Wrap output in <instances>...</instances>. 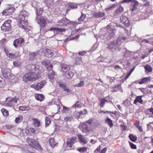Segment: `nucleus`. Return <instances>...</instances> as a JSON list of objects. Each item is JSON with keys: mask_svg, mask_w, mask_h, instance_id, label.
Returning a JSON list of instances; mask_svg holds the SVG:
<instances>
[{"mask_svg": "<svg viewBox=\"0 0 153 153\" xmlns=\"http://www.w3.org/2000/svg\"><path fill=\"white\" fill-rule=\"evenodd\" d=\"M29 15L28 13L25 10H23L20 11L19 14L16 18L19 21L18 26L21 28L26 30H27V21L25 20V18L28 17Z\"/></svg>", "mask_w": 153, "mask_h": 153, "instance_id": "nucleus-1", "label": "nucleus"}, {"mask_svg": "<svg viewBox=\"0 0 153 153\" xmlns=\"http://www.w3.org/2000/svg\"><path fill=\"white\" fill-rule=\"evenodd\" d=\"M126 38L119 36L116 40H114L107 44V48L111 51H115L116 50H119V47L123 41L125 40Z\"/></svg>", "mask_w": 153, "mask_h": 153, "instance_id": "nucleus-2", "label": "nucleus"}, {"mask_svg": "<svg viewBox=\"0 0 153 153\" xmlns=\"http://www.w3.org/2000/svg\"><path fill=\"white\" fill-rule=\"evenodd\" d=\"M106 32L104 36H101V39H106L108 40L111 39L114 35L116 28L114 23H110L107 26Z\"/></svg>", "mask_w": 153, "mask_h": 153, "instance_id": "nucleus-3", "label": "nucleus"}, {"mask_svg": "<svg viewBox=\"0 0 153 153\" xmlns=\"http://www.w3.org/2000/svg\"><path fill=\"white\" fill-rule=\"evenodd\" d=\"M38 74L36 72H29L26 73L23 77V80L25 82L33 81L39 79Z\"/></svg>", "mask_w": 153, "mask_h": 153, "instance_id": "nucleus-4", "label": "nucleus"}, {"mask_svg": "<svg viewBox=\"0 0 153 153\" xmlns=\"http://www.w3.org/2000/svg\"><path fill=\"white\" fill-rule=\"evenodd\" d=\"M26 141L33 148L38 150L40 149H42L41 146L37 141L27 138Z\"/></svg>", "mask_w": 153, "mask_h": 153, "instance_id": "nucleus-5", "label": "nucleus"}, {"mask_svg": "<svg viewBox=\"0 0 153 153\" xmlns=\"http://www.w3.org/2000/svg\"><path fill=\"white\" fill-rule=\"evenodd\" d=\"M11 22V21L10 20H8L5 21L1 27V30L4 31H7L10 30L11 28L10 23Z\"/></svg>", "mask_w": 153, "mask_h": 153, "instance_id": "nucleus-6", "label": "nucleus"}, {"mask_svg": "<svg viewBox=\"0 0 153 153\" xmlns=\"http://www.w3.org/2000/svg\"><path fill=\"white\" fill-rule=\"evenodd\" d=\"M24 43V40L23 38H19L15 40L13 43V45L16 48L22 47Z\"/></svg>", "mask_w": 153, "mask_h": 153, "instance_id": "nucleus-7", "label": "nucleus"}, {"mask_svg": "<svg viewBox=\"0 0 153 153\" xmlns=\"http://www.w3.org/2000/svg\"><path fill=\"white\" fill-rule=\"evenodd\" d=\"M46 82L45 81H42L40 82L31 85L30 87L37 90L41 89L45 84Z\"/></svg>", "mask_w": 153, "mask_h": 153, "instance_id": "nucleus-8", "label": "nucleus"}, {"mask_svg": "<svg viewBox=\"0 0 153 153\" xmlns=\"http://www.w3.org/2000/svg\"><path fill=\"white\" fill-rule=\"evenodd\" d=\"M59 24L57 25L58 26H67L68 25H72V23L66 18H63L58 21Z\"/></svg>", "mask_w": 153, "mask_h": 153, "instance_id": "nucleus-9", "label": "nucleus"}, {"mask_svg": "<svg viewBox=\"0 0 153 153\" xmlns=\"http://www.w3.org/2000/svg\"><path fill=\"white\" fill-rule=\"evenodd\" d=\"M120 20L121 23L126 27H128L130 24L128 18L125 16H122L120 17Z\"/></svg>", "mask_w": 153, "mask_h": 153, "instance_id": "nucleus-10", "label": "nucleus"}, {"mask_svg": "<svg viewBox=\"0 0 153 153\" xmlns=\"http://www.w3.org/2000/svg\"><path fill=\"white\" fill-rule=\"evenodd\" d=\"M59 70L63 73L69 71L70 68L69 65L65 63L61 64Z\"/></svg>", "mask_w": 153, "mask_h": 153, "instance_id": "nucleus-11", "label": "nucleus"}, {"mask_svg": "<svg viewBox=\"0 0 153 153\" xmlns=\"http://www.w3.org/2000/svg\"><path fill=\"white\" fill-rule=\"evenodd\" d=\"M36 20L38 23L40 24H42L43 26H45L48 22V20L47 19L42 16L40 17L39 19L36 17Z\"/></svg>", "mask_w": 153, "mask_h": 153, "instance_id": "nucleus-12", "label": "nucleus"}, {"mask_svg": "<svg viewBox=\"0 0 153 153\" xmlns=\"http://www.w3.org/2000/svg\"><path fill=\"white\" fill-rule=\"evenodd\" d=\"M82 131L83 132H89L90 131L91 128L90 125L86 124V123H83L82 125Z\"/></svg>", "mask_w": 153, "mask_h": 153, "instance_id": "nucleus-13", "label": "nucleus"}, {"mask_svg": "<svg viewBox=\"0 0 153 153\" xmlns=\"http://www.w3.org/2000/svg\"><path fill=\"white\" fill-rule=\"evenodd\" d=\"M44 52L45 53V54L43 55H45L48 57H50L52 56L54 53L51 50L48 48L44 51Z\"/></svg>", "mask_w": 153, "mask_h": 153, "instance_id": "nucleus-14", "label": "nucleus"}, {"mask_svg": "<svg viewBox=\"0 0 153 153\" xmlns=\"http://www.w3.org/2000/svg\"><path fill=\"white\" fill-rule=\"evenodd\" d=\"M29 66L30 67L29 69L30 72H36L38 74L39 73V70L36 68V65L34 64H30Z\"/></svg>", "mask_w": 153, "mask_h": 153, "instance_id": "nucleus-15", "label": "nucleus"}, {"mask_svg": "<svg viewBox=\"0 0 153 153\" xmlns=\"http://www.w3.org/2000/svg\"><path fill=\"white\" fill-rule=\"evenodd\" d=\"M63 74L65 77L68 79H71L74 75L73 73L69 71L63 73Z\"/></svg>", "mask_w": 153, "mask_h": 153, "instance_id": "nucleus-16", "label": "nucleus"}, {"mask_svg": "<svg viewBox=\"0 0 153 153\" xmlns=\"http://www.w3.org/2000/svg\"><path fill=\"white\" fill-rule=\"evenodd\" d=\"M143 97V96H140L137 97L134 100V104L136 105L137 102H139L140 104H143V101L142 99V98Z\"/></svg>", "mask_w": 153, "mask_h": 153, "instance_id": "nucleus-17", "label": "nucleus"}, {"mask_svg": "<svg viewBox=\"0 0 153 153\" xmlns=\"http://www.w3.org/2000/svg\"><path fill=\"white\" fill-rule=\"evenodd\" d=\"M9 69H4L2 71L3 76L5 78H9L10 76Z\"/></svg>", "mask_w": 153, "mask_h": 153, "instance_id": "nucleus-18", "label": "nucleus"}, {"mask_svg": "<svg viewBox=\"0 0 153 153\" xmlns=\"http://www.w3.org/2000/svg\"><path fill=\"white\" fill-rule=\"evenodd\" d=\"M67 6L68 10H69L71 9H76L77 7V5L75 3H68Z\"/></svg>", "mask_w": 153, "mask_h": 153, "instance_id": "nucleus-19", "label": "nucleus"}, {"mask_svg": "<svg viewBox=\"0 0 153 153\" xmlns=\"http://www.w3.org/2000/svg\"><path fill=\"white\" fill-rule=\"evenodd\" d=\"M78 137L80 140L81 144H84L87 142V140L82 135H78Z\"/></svg>", "mask_w": 153, "mask_h": 153, "instance_id": "nucleus-20", "label": "nucleus"}, {"mask_svg": "<svg viewBox=\"0 0 153 153\" xmlns=\"http://www.w3.org/2000/svg\"><path fill=\"white\" fill-rule=\"evenodd\" d=\"M32 120L33 121V125L36 127H38L40 126V121L37 118H33Z\"/></svg>", "mask_w": 153, "mask_h": 153, "instance_id": "nucleus-21", "label": "nucleus"}, {"mask_svg": "<svg viewBox=\"0 0 153 153\" xmlns=\"http://www.w3.org/2000/svg\"><path fill=\"white\" fill-rule=\"evenodd\" d=\"M35 97L36 99L40 101H42L44 99V96L42 94H37L35 95Z\"/></svg>", "mask_w": 153, "mask_h": 153, "instance_id": "nucleus-22", "label": "nucleus"}, {"mask_svg": "<svg viewBox=\"0 0 153 153\" xmlns=\"http://www.w3.org/2000/svg\"><path fill=\"white\" fill-rule=\"evenodd\" d=\"M38 54L37 52H32L30 54L29 59L32 61L35 59Z\"/></svg>", "mask_w": 153, "mask_h": 153, "instance_id": "nucleus-23", "label": "nucleus"}, {"mask_svg": "<svg viewBox=\"0 0 153 153\" xmlns=\"http://www.w3.org/2000/svg\"><path fill=\"white\" fill-rule=\"evenodd\" d=\"M123 10V8L121 6H120L119 8L116 10L114 13V16H117L122 12Z\"/></svg>", "mask_w": 153, "mask_h": 153, "instance_id": "nucleus-24", "label": "nucleus"}, {"mask_svg": "<svg viewBox=\"0 0 153 153\" xmlns=\"http://www.w3.org/2000/svg\"><path fill=\"white\" fill-rule=\"evenodd\" d=\"M150 80V77H144L142 78L140 81L138 83L140 84H142L144 83H146L148 81Z\"/></svg>", "mask_w": 153, "mask_h": 153, "instance_id": "nucleus-25", "label": "nucleus"}, {"mask_svg": "<svg viewBox=\"0 0 153 153\" xmlns=\"http://www.w3.org/2000/svg\"><path fill=\"white\" fill-rule=\"evenodd\" d=\"M145 71L146 73H148L152 72V68L150 65H147L144 67Z\"/></svg>", "mask_w": 153, "mask_h": 153, "instance_id": "nucleus-26", "label": "nucleus"}, {"mask_svg": "<svg viewBox=\"0 0 153 153\" xmlns=\"http://www.w3.org/2000/svg\"><path fill=\"white\" fill-rule=\"evenodd\" d=\"M105 122L108 124L110 128L112 127L113 126L112 121L108 117H107L105 120Z\"/></svg>", "mask_w": 153, "mask_h": 153, "instance_id": "nucleus-27", "label": "nucleus"}, {"mask_svg": "<svg viewBox=\"0 0 153 153\" xmlns=\"http://www.w3.org/2000/svg\"><path fill=\"white\" fill-rule=\"evenodd\" d=\"M43 9L42 8H37L36 9V16H40L43 12Z\"/></svg>", "mask_w": 153, "mask_h": 153, "instance_id": "nucleus-28", "label": "nucleus"}, {"mask_svg": "<svg viewBox=\"0 0 153 153\" xmlns=\"http://www.w3.org/2000/svg\"><path fill=\"white\" fill-rule=\"evenodd\" d=\"M49 142L50 146L52 147H54L56 143L54 141V139L53 137H51L49 140Z\"/></svg>", "mask_w": 153, "mask_h": 153, "instance_id": "nucleus-29", "label": "nucleus"}, {"mask_svg": "<svg viewBox=\"0 0 153 153\" xmlns=\"http://www.w3.org/2000/svg\"><path fill=\"white\" fill-rule=\"evenodd\" d=\"M6 85L5 81L4 79L0 76V87L3 88Z\"/></svg>", "mask_w": 153, "mask_h": 153, "instance_id": "nucleus-30", "label": "nucleus"}, {"mask_svg": "<svg viewBox=\"0 0 153 153\" xmlns=\"http://www.w3.org/2000/svg\"><path fill=\"white\" fill-rule=\"evenodd\" d=\"M7 56L11 59H14L17 57L18 55L16 53L14 54L10 53L7 54Z\"/></svg>", "mask_w": 153, "mask_h": 153, "instance_id": "nucleus-31", "label": "nucleus"}, {"mask_svg": "<svg viewBox=\"0 0 153 153\" xmlns=\"http://www.w3.org/2000/svg\"><path fill=\"white\" fill-rule=\"evenodd\" d=\"M85 85V82L83 81H81L78 83L74 85V87H82Z\"/></svg>", "mask_w": 153, "mask_h": 153, "instance_id": "nucleus-32", "label": "nucleus"}, {"mask_svg": "<svg viewBox=\"0 0 153 153\" xmlns=\"http://www.w3.org/2000/svg\"><path fill=\"white\" fill-rule=\"evenodd\" d=\"M42 64L44 65L46 67L51 65L50 61L49 60H43L42 62Z\"/></svg>", "mask_w": 153, "mask_h": 153, "instance_id": "nucleus-33", "label": "nucleus"}, {"mask_svg": "<svg viewBox=\"0 0 153 153\" xmlns=\"http://www.w3.org/2000/svg\"><path fill=\"white\" fill-rule=\"evenodd\" d=\"M104 15V13L103 12H98L95 13L94 16L95 17L98 18L102 17Z\"/></svg>", "mask_w": 153, "mask_h": 153, "instance_id": "nucleus-34", "label": "nucleus"}, {"mask_svg": "<svg viewBox=\"0 0 153 153\" xmlns=\"http://www.w3.org/2000/svg\"><path fill=\"white\" fill-rule=\"evenodd\" d=\"M129 137L131 140L133 142H135L137 139L136 136L133 135L132 134H130L129 135Z\"/></svg>", "mask_w": 153, "mask_h": 153, "instance_id": "nucleus-35", "label": "nucleus"}, {"mask_svg": "<svg viewBox=\"0 0 153 153\" xmlns=\"http://www.w3.org/2000/svg\"><path fill=\"white\" fill-rule=\"evenodd\" d=\"M56 75L54 71H52L49 74V78L51 79H53L54 78H55Z\"/></svg>", "mask_w": 153, "mask_h": 153, "instance_id": "nucleus-36", "label": "nucleus"}, {"mask_svg": "<svg viewBox=\"0 0 153 153\" xmlns=\"http://www.w3.org/2000/svg\"><path fill=\"white\" fill-rule=\"evenodd\" d=\"M19 109L22 111H27L29 109V108L27 106H22L19 107Z\"/></svg>", "mask_w": 153, "mask_h": 153, "instance_id": "nucleus-37", "label": "nucleus"}, {"mask_svg": "<svg viewBox=\"0 0 153 153\" xmlns=\"http://www.w3.org/2000/svg\"><path fill=\"white\" fill-rule=\"evenodd\" d=\"M121 89L122 88L121 86L120 85H117L115 86L113 88V91L117 92L118 90Z\"/></svg>", "mask_w": 153, "mask_h": 153, "instance_id": "nucleus-38", "label": "nucleus"}, {"mask_svg": "<svg viewBox=\"0 0 153 153\" xmlns=\"http://www.w3.org/2000/svg\"><path fill=\"white\" fill-rule=\"evenodd\" d=\"M22 116L21 115L19 116L16 118L15 120V122L17 123H20L22 120Z\"/></svg>", "mask_w": 153, "mask_h": 153, "instance_id": "nucleus-39", "label": "nucleus"}, {"mask_svg": "<svg viewBox=\"0 0 153 153\" xmlns=\"http://www.w3.org/2000/svg\"><path fill=\"white\" fill-rule=\"evenodd\" d=\"M81 106V105L80 102L78 101H77L76 102V103L73 105L72 107L73 108H80Z\"/></svg>", "mask_w": 153, "mask_h": 153, "instance_id": "nucleus-40", "label": "nucleus"}, {"mask_svg": "<svg viewBox=\"0 0 153 153\" xmlns=\"http://www.w3.org/2000/svg\"><path fill=\"white\" fill-rule=\"evenodd\" d=\"M67 143L68 146L70 147L72 146L73 144H74L73 143H72V142L71 139L69 138L67 139Z\"/></svg>", "mask_w": 153, "mask_h": 153, "instance_id": "nucleus-41", "label": "nucleus"}, {"mask_svg": "<svg viewBox=\"0 0 153 153\" xmlns=\"http://www.w3.org/2000/svg\"><path fill=\"white\" fill-rule=\"evenodd\" d=\"M87 149V148L83 147L78 148L77 150L79 151L81 153H84V152L86 151Z\"/></svg>", "mask_w": 153, "mask_h": 153, "instance_id": "nucleus-42", "label": "nucleus"}, {"mask_svg": "<svg viewBox=\"0 0 153 153\" xmlns=\"http://www.w3.org/2000/svg\"><path fill=\"white\" fill-rule=\"evenodd\" d=\"M108 101L105 99H102L101 100L100 105L101 107H103L105 102H108Z\"/></svg>", "mask_w": 153, "mask_h": 153, "instance_id": "nucleus-43", "label": "nucleus"}, {"mask_svg": "<svg viewBox=\"0 0 153 153\" xmlns=\"http://www.w3.org/2000/svg\"><path fill=\"white\" fill-rule=\"evenodd\" d=\"M74 119L73 117L72 116H67L65 117L64 120L66 121H70Z\"/></svg>", "mask_w": 153, "mask_h": 153, "instance_id": "nucleus-44", "label": "nucleus"}, {"mask_svg": "<svg viewBox=\"0 0 153 153\" xmlns=\"http://www.w3.org/2000/svg\"><path fill=\"white\" fill-rule=\"evenodd\" d=\"M81 15L78 19V20L79 22L83 21L86 17L85 14L83 13H81Z\"/></svg>", "mask_w": 153, "mask_h": 153, "instance_id": "nucleus-45", "label": "nucleus"}, {"mask_svg": "<svg viewBox=\"0 0 153 153\" xmlns=\"http://www.w3.org/2000/svg\"><path fill=\"white\" fill-rule=\"evenodd\" d=\"M74 60L76 61L75 62V64L77 65L80 64L78 61H81H81L82 58L80 57H77L76 58H75Z\"/></svg>", "mask_w": 153, "mask_h": 153, "instance_id": "nucleus-46", "label": "nucleus"}, {"mask_svg": "<svg viewBox=\"0 0 153 153\" xmlns=\"http://www.w3.org/2000/svg\"><path fill=\"white\" fill-rule=\"evenodd\" d=\"M1 111L2 112L4 116H6L8 114V111L6 110L4 108H3L1 109Z\"/></svg>", "mask_w": 153, "mask_h": 153, "instance_id": "nucleus-47", "label": "nucleus"}, {"mask_svg": "<svg viewBox=\"0 0 153 153\" xmlns=\"http://www.w3.org/2000/svg\"><path fill=\"white\" fill-rule=\"evenodd\" d=\"M63 110L62 111L63 113H67L69 110V108L66 107L65 106L63 107Z\"/></svg>", "mask_w": 153, "mask_h": 153, "instance_id": "nucleus-48", "label": "nucleus"}, {"mask_svg": "<svg viewBox=\"0 0 153 153\" xmlns=\"http://www.w3.org/2000/svg\"><path fill=\"white\" fill-rule=\"evenodd\" d=\"M21 62L18 60L14 61L13 62V64L14 66L16 67H19L20 65Z\"/></svg>", "mask_w": 153, "mask_h": 153, "instance_id": "nucleus-49", "label": "nucleus"}, {"mask_svg": "<svg viewBox=\"0 0 153 153\" xmlns=\"http://www.w3.org/2000/svg\"><path fill=\"white\" fill-rule=\"evenodd\" d=\"M2 15L5 16L10 15L7 9L6 10H4L3 11L2 13Z\"/></svg>", "mask_w": 153, "mask_h": 153, "instance_id": "nucleus-50", "label": "nucleus"}, {"mask_svg": "<svg viewBox=\"0 0 153 153\" xmlns=\"http://www.w3.org/2000/svg\"><path fill=\"white\" fill-rule=\"evenodd\" d=\"M114 68L116 71H122V68L119 65H116L114 67Z\"/></svg>", "mask_w": 153, "mask_h": 153, "instance_id": "nucleus-51", "label": "nucleus"}, {"mask_svg": "<svg viewBox=\"0 0 153 153\" xmlns=\"http://www.w3.org/2000/svg\"><path fill=\"white\" fill-rule=\"evenodd\" d=\"M45 125L46 126H48V125L50 123L51 121L49 118L48 117H46L45 119Z\"/></svg>", "mask_w": 153, "mask_h": 153, "instance_id": "nucleus-52", "label": "nucleus"}, {"mask_svg": "<svg viewBox=\"0 0 153 153\" xmlns=\"http://www.w3.org/2000/svg\"><path fill=\"white\" fill-rule=\"evenodd\" d=\"M129 143L131 148L132 149H137V146L136 145L134 144L133 143L129 142Z\"/></svg>", "mask_w": 153, "mask_h": 153, "instance_id": "nucleus-53", "label": "nucleus"}, {"mask_svg": "<svg viewBox=\"0 0 153 153\" xmlns=\"http://www.w3.org/2000/svg\"><path fill=\"white\" fill-rule=\"evenodd\" d=\"M54 0H45L46 3L48 5H51L53 4Z\"/></svg>", "mask_w": 153, "mask_h": 153, "instance_id": "nucleus-54", "label": "nucleus"}, {"mask_svg": "<svg viewBox=\"0 0 153 153\" xmlns=\"http://www.w3.org/2000/svg\"><path fill=\"white\" fill-rule=\"evenodd\" d=\"M10 15L14 12V9L13 7H10L7 9Z\"/></svg>", "mask_w": 153, "mask_h": 153, "instance_id": "nucleus-55", "label": "nucleus"}, {"mask_svg": "<svg viewBox=\"0 0 153 153\" xmlns=\"http://www.w3.org/2000/svg\"><path fill=\"white\" fill-rule=\"evenodd\" d=\"M18 100H19V99L16 97H15L13 98H11V102H13L15 103H16L17 102V101Z\"/></svg>", "mask_w": 153, "mask_h": 153, "instance_id": "nucleus-56", "label": "nucleus"}, {"mask_svg": "<svg viewBox=\"0 0 153 153\" xmlns=\"http://www.w3.org/2000/svg\"><path fill=\"white\" fill-rule=\"evenodd\" d=\"M69 138L71 139L72 142V143H73V144L76 142L77 140V137H70Z\"/></svg>", "mask_w": 153, "mask_h": 153, "instance_id": "nucleus-57", "label": "nucleus"}, {"mask_svg": "<svg viewBox=\"0 0 153 153\" xmlns=\"http://www.w3.org/2000/svg\"><path fill=\"white\" fill-rule=\"evenodd\" d=\"M47 70L48 71H52V68H53V66L52 65H50L48 66V67H46Z\"/></svg>", "mask_w": 153, "mask_h": 153, "instance_id": "nucleus-58", "label": "nucleus"}, {"mask_svg": "<svg viewBox=\"0 0 153 153\" xmlns=\"http://www.w3.org/2000/svg\"><path fill=\"white\" fill-rule=\"evenodd\" d=\"M4 105L5 106H8V107H12V104L11 103V102H6L5 103Z\"/></svg>", "mask_w": 153, "mask_h": 153, "instance_id": "nucleus-59", "label": "nucleus"}, {"mask_svg": "<svg viewBox=\"0 0 153 153\" xmlns=\"http://www.w3.org/2000/svg\"><path fill=\"white\" fill-rule=\"evenodd\" d=\"M58 28L57 27H53L49 29L50 31H58Z\"/></svg>", "mask_w": 153, "mask_h": 153, "instance_id": "nucleus-60", "label": "nucleus"}, {"mask_svg": "<svg viewBox=\"0 0 153 153\" xmlns=\"http://www.w3.org/2000/svg\"><path fill=\"white\" fill-rule=\"evenodd\" d=\"M80 116L81 115L79 112L76 113L75 114V116L76 117L77 119H79L80 118Z\"/></svg>", "mask_w": 153, "mask_h": 153, "instance_id": "nucleus-61", "label": "nucleus"}, {"mask_svg": "<svg viewBox=\"0 0 153 153\" xmlns=\"http://www.w3.org/2000/svg\"><path fill=\"white\" fill-rule=\"evenodd\" d=\"M107 150V148L106 147L104 148L101 151L100 153H105Z\"/></svg>", "mask_w": 153, "mask_h": 153, "instance_id": "nucleus-62", "label": "nucleus"}, {"mask_svg": "<svg viewBox=\"0 0 153 153\" xmlns=\"http://www.w3.org/2000/svg\"><path fill=\"white\" fill-rule=\"evenodd\" d=\"M86 53V52L85 51L79 52V55L83 56Z\"/></svg>", "mask_w": 153, "mask_h": 153, "instance_id": "nucleus-63", "label": "nucleus"}, {"mask_svg": "<svg viewBox=\"0 0 153 153\" xmlns=\"http://www.w3.org/2000/svg\"><path fill=\"white\" fill-rule=\"evenodd\" d=\"M130 2V0H123L121 2V3H127Z\"/></svg>", "mask_w": 153, "mask_h": 153, "instance_id": "nucleus-64", "label": "nucleus"}]
</instances>
